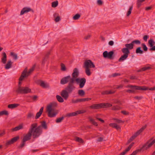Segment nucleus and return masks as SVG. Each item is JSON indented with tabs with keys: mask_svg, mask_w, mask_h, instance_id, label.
I'll return each mask as SVG.
<instances>
[{
	"mask_svg": "<svg viewBox=\"0 0 155 155\" xmlns=\"http://www.w3.org/2000/svg\"><path fill=\"white\" fill-rule=\"evenodd\" d=\"M145 0H137V5L138 8H139L141 5V3L144 2Z\"/></svg>",
	"mask_w": 155,
	"mask_h": 155,
	"instance_id": "obj_38",
	"label": "nucleus"
},
{
	"mask_svg": "<svg viewBox=\"0 0 155 155\" xmlns=\"http://www.w3.org/2000/svg\"><path fill=\"white\" fill-rule=\"evenodd\" d=\"M114 104H121V103L120 101L117 99H115L114 100Z\"/></svg>",
	"mask_w": 155,
	"mask_h": 155,
	"instance_id": "obj_56",
	"label": "nucleus"
},
{
	"mask_svg": "<svg viewBox=\"0 0 155 155\" xmlns=\"http://www.w3.org/2000/svg\"><path fill=\"white\" fill-rule=\"evenodd\" d=\"M64 117H62L59 118H57L56 120V122L57 123H59L61 122L64 119Z\"/></svg>",
	"mask_w": 155,
	"mask_h": 155,
	"instance_id": "obj_45",
	"label": "nucleus"
},
{
	"mask_svg": "<svg viewBox=\"0 0 155 155\" xmlns=\"http://www.w3.org/2000/svg\"><path fill=\"white\" fill-rule=\"evenodd\" d=\"M37 126H38V124L36 123H35L31 124L29 131L23 137L22 140L26 142L31 139L32 136V135L35 134L34 129Z\"/></svg>",
	"mask_w": 155,
	"mask_h": 155,
	"instance_id": "obj_6",
	"label": "nucleus"
},
{
	"mask_svg": "<svg viewBox=\"0 0 155 155\" xmlns=\"http://www.w3.org/2000/svg\"><path fill=\"white\" fill-rule=\"evenodd\" d=\"M146 125L143 126L140 130L137 131L130 138V140L132 141L138 135H139L141 133H142L144 130L146 128Z\"/></svg>",
	"mask_w": 155,
	"mask_h": 155,
	"instance_id": "obj_11",
	"label": "nucleus"
},
{
	"mask_svg": "<svg viewBox=\"0 0 155 155\" xmlns=\"http://www.w3.org/2000/svg\"><path fill=\"white\" fill-rule=\"evenodd\" d=\"M47 59L46 58H45V57L43 59V60L42 61V64L44 65L45 62L47 61Z\"/></svg>",
	"mask_w": 155,
	"mask_h": 155,
	"instance_id": "obj_59",
	"label": "nucleus"
},
{
	"mask_svg": "<svg viewBox=\"0 0 155 155\" xmlns=\"http://www.w3.org/2000/svg\"><path fill=\"white\" fill-rule=\"evenodd\" d=\"M25 141H24L23 140H22L21 143L20 144V146L19 147V148H22L25 145Z\"/></svg>",
	"mask_w": 155,
	"mask_h": 155,
	"instance_id": "obj_53",
	"label": "nucleus"
},
{
	"mask_svg": "<svg viewBox=\"0 0 155 155\" xmlns=\"http://www.w3.org/2000/svg\"><path fill=\"white\" fill-rule=\"evenodd\" d=\"M19 105V104H9L8 107L9 108L13 109L17 107Z\"/></svg>",
	"mask_w": 155,
	"mask_h": 155,
	"instance_id": "obj_29",
	"label": "nucleus"
},
{
	"mask_svg": "<svg viewBox=\"0 0 155 155\" xmlns=\"http://www.w3.org/2000/svg\"><path fill=\"white\" fill-rule=\"evenodd\" d=\"M75 140L76 141L80 143H83L84 141L81 138L79 137H76L75 138Z\"/></svg>",
	"mask_w": 155,
	"mask_h": 155,
	"instance_id": "obj_34",
	"label": "nucleus"
},
{
	"mask_svg": "<svg viewBox=\"0 0 155 155\" xmlns=\"http://www.w3.org/2000/svg\"><path fill=\"white\" fill-rule=\"evenodd\" d=\"M40 86L44 88H48L49 87L48 84L45 83L43 81H41Z\"/></svg>",
	"mask_w": 155,
	"mask_h": 155,
	"instance_id": "obj_24",
	"label": "nucleus"
},
{
	"mask_svg": "<svg viewBox=\"0 0 155 155\" xmlns=\"http://www.w3.org/2000/svg\"><path fill=\"white\" fill-rule=\"evenodd\" d=\"M101 108L110 107L112 106V104L109 103H101Z\"/></svg>",
	"mask_w": 155,
	"mask_h": 155,
	"instance_id": "obj_22",
	"label": "nucleus"
},
{
	"mask_svg": "<svg viewBox=\"0 0 155 155\" xmlns=\"http://www.w3.org/2000/svg\"><path fill=\"white\" fill-rule=\"evenodd\" d=\"M95 66L92 61L90 60H86L84 63L83 67L85 68V72L88 76L91 74L90 68H94Z\"/></svg>",
	"mask_w": 155,
	"mask_h": 155,
	"instance_id": "obj_5",
	"label": "nucleus"
},
{
	"mask_svg": "<svg viewBox=\"0 0 155 155\" xmlns=\"http://www.w3.org/2000/svg\"><path fill=\"white\" fill-rule=\"evenodd\" d=\"M92 109H97L101 108V103L97 104H93L89 107Z\"/></svg>",
	"mask_w": 155,
	"mask_h": 155,
	"instance_id": "obj_18",
	"label": "nucleus"
},
{
	"mask_svg": "<svg viewBox=\"0 0 155 155\" xmlns=\"http://www.w3.org/2000/svg\"><path fill=\"white\" fill-rule=\"evenodd\" d=\"M16 92L20 94H27L31 92L30 88L27 87H21L20 86H18L16 91Z\"/></svg>",
	"mask_w": 155,
	"mask_h": 155,
	"instance_id": "obj_8",
	"label": "nucleus"
},
{
	"mask_svg": "<svg viewBox=\"0 0 155 155\" xmlns=\"http://www.w3.org/2000/svg\"><path fill=\"white\" fill-rule=\"evenodd\" d=\"M125 46L126 48L129 50H131L133 49L134 48V45L132 44V42L130 44H126L125 45Z\"/></svg>",
	"mask_w": 155,
	"mask_h": 155,
	"instance_id": "obj_26",
	"label": "nucleus"
},
{
	"mask_svg": "<svg viewBox=\"0 0 155 155\" xmlns=\"http://www.w3.org/2000/svg\"><path fill=\"white\" fill-rule=\"evenodd\" d=\"M141 45L143 50L145 51H147L148 48L145 44L144 43H142Z\"/></svg>",
	"mask_w": 155,
	"mask_h": 155,
	"instance_id": "obj_50",
	"label": "nucleus"
},
{
	"mask_svg": "<svg viewBox=\"0 0 155 155\" xmlns=\"http://www.w3.org/2000/svg\"><path fill=\"white\" fill-rule=\"evenodd\" d=\"M8 113L7 111L4 110L0 112V116L3 115H8Z\"/></svg>",
	"mask_w": 155,
	"mask_h": 155,
	"instance_id": "obj_42",
	"label": "nucleus"
},
{
	"mask_svg": "<svg viewBox=\"0 0 155 155\" xmlns=\"http://www.w3.org/2000/svg\"><path fill=\"white\" fill-rule=\"evenodd\" d=\"M23 128V124H20L19 125L12 128V131H15L19 130L21 129H22Z\"/></svg>",
	"mask_w": 155,
	"mask_h": 155,
	"instance_id": "obj_19",
	"label": "nucleus"
},
{
	"mask_svg": "<svg viewBox=\"0 0 155 155\" xmlns=\"http://www.w3.org/2000/svg\"><path fill=\"white\" fill-rule=\"evenodd\" d=\"M3 57L2 58V62L3 64H5L7 61V56L5 52H3L2 53Z\"/></svg>",
	"mask_w": 155,
	"mask_h": 155,
	"instance_id": "obj_23",
	"label": "nucleus"
},
{
	"mask_svg": "<svg viewBox=\"0 0 155 155\" xmlns=\"http://www.w3.org/2000/svg\"><path fill=\"white\" fill-rule=\"evenodd\" d=\"M86 111L84 110H78L75 112V113H76V115H77L78 114L84 113Z\"/></svg>",
	"mask_w": 155,
	"mask_h": 155,
	"instance_id": "obj_43",
	"label": "nucleus"
},
{
	"mask_svg": "<svg viewBox=\"0 0 155 155\" xmlns=\"http://www.w3.org/2000/svg\"><path fill=\"white\" fill-rule=\"evenodd\" d=\"M35 66L36 65L35 64L32 66V68L29 70L28 72H27V69L25 68L22 72L21 75L19 79V80L22 81L23 80L24 78L27 77L29 76L30 74L34 70Z\"/></svg>",
	"mask_w": 155,
	"mask_h": 155,
	"instance_id": "obj_7",
	"label": "nucleus"
},
{
	"mask_svg": "<svg viewBox=\"0 0 155 155\" xmlns=\"http://www.w3.org/2000/svg\"><path fill=\"white\" fill-rule=\"evenodd\" d=\"M121 51L124 54H126L128 55L130 53V51L128 49L126 48H122L121 50Z\"/></svg>",
	"mask_w": 155,
	"mask_h": 155,
	"instance_id": "obj_25",
	"label": "nucleus"
},
{
	"mask_svg": "<svg viewBox=\"0 0 155 155\" xmlns=\"http://www.w3.org/2000/svg\"><path fill=\"white\" fill-rule=\"evenodd\" d=\"M132 9L133 6L132 5L130 7L129 10L127 12V16H129L131 14Z\"/></svg>",
	"mask_w": 155,
	"mask_h": 155,
	"instance_id": "obj_44",
	"label": "nucleus"
},
{
	"mask_svg": "<svg viewBox=\"0 0 155 155\" xmlns=\"http://www.w3.org/2000/svg\"><path fill=\"white\" fill-rule=\"evenodd\" d=\"M62 97L59 95H57L56 96V98L58 101L60 103H62L64 102V100Z\"/></svg>",
	"mask_w": 155,
	"mask_h": 155,
	"instance_id": "obj_31",
	"label": "nucleus"
},
{
	"mask_svg": "<svg viewBox=\"0 0 155 155\" xmlns=\"http://www.w3.org/2000/svg\"><path fill=\"white\" fill-rule=\"evenodd\" d=\"M5 134V132L4 130H0V137L4 135Z\"/></svg>",
	"mask_w": 155,
	"mask_h": 155,
	"instance_id": "obj_54",
	"label": "nucleus"
},
{
	"mask_svg": "<svg viewBox=\"0 0 155 155\" xmlns=\"http://www.w3.org/2000/svg\"><path fill=\"white\" fill-rule=\"evenodd\" d=\"M115 91H114L111 90L108 91V94H113L115 93Z\"/></svg>",
	"mask_w": 155,
	"mask_h": 155,
	"instance_id": "obj_60",
	"label": "nucleus"
},
{
	"mask_svg": "<svg viewBox=\"0 0 155 155\" xmlns=\"http://www.w3.org/2000/svg\"><path fill=\"white\" fill-rule=\"evenodd\" d=\"M19 138V136H17L15 137L12 138L10 140L7 141L6 143V145L7 146L13 144L14 143L16 142Z\"/></svg>",
	"mask_w": 155,
	"mask_h": 155,
	"instance_id": "obj_15",
	"label": "nucleus"
},
{
	"mask_svg": "<svg viewBox=\"0 0 155 155\" xmlns=\"http://www.w3.org/2000/svg\"><path fill=\"white\" fill-rule=\"evenodd\" d=\"M134 143L133 142L131 143L128 147L127 148H126L125 150L123 152L120 153L118 155H125L128 151H129L132 147L133 146Z\"/></svg>",
	"mask_w": 155,
	"mask_h": 155,
	"instance_id": "obj_16",
	"label": "nucleus"
},
{
	"mask_svg": "<svg viewBox=\"0 0 155 155\" xmlns=\"http://www.w3.org/2000/svg\"><path fill=\"white\" fill-rule=\"evenodd\" d=\"M90 121L93 125L96 126L98 125L97 122H96L95 120L92 118H90Z\"/></svg>",
	"mask_w": 155,
	"mask_h": 155,
	"instance_id": "obj_46",
	"label": "nucleus"
},
{
	"mask_svg": "<svg viewBox=\"0 0 155 155\" xmlns=\"http://www.w3.org/2000/svg\"><path fill=\"white\" fill-rule=\"evenodd\" d=\"M32 98L33 101H35L37 100L38 98V96L36 95H34L33 96H28L27 97V102H30V101H29L28 98Z\"/></svg>",
	"mask_w": 155,
	"mask_h": 155,
	"instance_id": "obj_30",
	"label": "nucleus"
},
{
	"mask_svg": "<svg viewBox=\"0 0 155 155\" xmlns=\"http://www.w3.org/2000/svg\"><path fill=\"white\" fill-rule=\"evenodd\" d=\"M76 116V113L75 112L68 113L66 114L65 117H70Z\"/></svg>",
	"mask_w": 155,
	"mask_h": 155,
	"instance_id": "obj_35",
	"label": "nucleus"
},
{
	"mask_svg": "<svg viewBox=\"0 0 155 155\" xmlns=\"http://www.w3.org/2000/svg\"><path fill=\"white\" fill-rule=\"evenodd\" d=\"M134 89H132L131 90H127L126 91V92L128 93H134Z\"/></svg>",
	"mask_w": 155,
	"mask_h": 155,
	"instance_id": "obj_57",
	"label": "nucleus"
},
{
	"mask_svg": "<svg viewBox=\"0 0 155 155\" xmlns=\"http://www.w3.org/2000/svg\"><path fill=\"white\" fill-rule=\"evenodd\" d=\"M33 10L30 8L25 7L23 8L21 12L20 15H22L25 13H26Z\"/></svg>",
	"mask_w": 155,
	"mask_h": 155,
	"instance_id": "obj_17",
	"label": "nucleus"
},
{
	"mask_svg": "<svg viewBox=\"0 0 155 155\" xmlns=\"http://www.w3.org/2000/svg\"><path fill=\"white\" fill-rule=\"evenodd\" d=\"M11 55L14 57L15 60H16L17 59V55L16 54H15L13 52H11L10 53Z\"/></svg>",
	"mask_w": 155,
	"mask_h": 155,
	"instance_id": "obj_49",
	"label": "nucleus"
},
{
	"mask_svg": "<svg viewBox=\"0 0 155 155\" xmlns=\"http://www.w3.org/2000/svg\"><path fill=\"white\" fill-rule=\"evenodd\" d=\"M121 113L123 114L124 115H128L129 113L128 112H126L125 110H122L121 111Z\"/></svg>",
	"mask_w": 155,
	"mask_h": 155,
	"instance_id": "obj_64",
	"label": "nucleus"
},
{
	"mask_svg": "<svg viewBox=\"0 0 155 155\" xmlns=\"http://www.w3.org/2000/svg\"><path fill=\"white\" fill-rule=\"evenodd\" d=\"M41 124L40 126H37L34 129L35 134H33V138H36L38 137L42 133V130L41 127H43L44 129L47 130L48 128L46 122L43 121L41 122Z\"/></svg>",
	"mask_w": 155,
	"mask_h": 155,
	"instance_id": "obj_4",
	"label": "nucleus"
},
{
	"mask_svg": "<svg viewBox=\"0 0 155 155\" xmlns=\"http://www.w3.org/2000/svg\"><path fill=\"white\" fill-rule=\"evenodd\" d=\"M148 38V35H144L143 37V39L145 41H147Z\"/></svg>",
	"mask_w": 155,
	"mask_h": 155,
	"instance_id": "obj_62",
	"label": "nucleus"
},
{
	"mask_svg": "<svg viewBox=\"0 0 155 155\" xmlns=\"http://www.w3.org/2000/svg\"><path fill=\"white\" fill-rule=\"evenodd\" d=\"M80 15L79 14H76L74 17H73V19L74 20H77L80 17Z\"/></svg>",
	"mask_w": 155,
	"mask_h": 155,
	"instance_id": "obj_47",
	"label": "nucleus"
},
{
	"mask_svg": "<svg viewBox=\"0 0 155 155\" xmlns=\"http://www.w3.org/2000/svg\"><path fill=\"white\" fill-rule=\"evenodd\" d=\"M12 63L11 60L8 61L5 67V69H8L10 68L11 67Z\"/></svg>",
	"mask_w": 155,
	"mask_h": 155,
	"instance_id": "obj_27",
	"label": "nucleus"
},
{
	"mask_svg": "<svg viewBox=\"0 0 155 155\" xmlns=\"http://www.w3.org/2000/svg\"><path fill=\"white\" fill-rule=\"evenodd\" d=\"M58 2L57 1H56L53 2L52 3L51 6L53 8H55L58 6Z\"/></svg>",
	"mask_w": 155,
	"mask_h": 155,
	"instance_id": "obj_41",
	"label": "nucleus"
},
{
	"mask_svg": "<svg viewBox=\"0 0 155 155\" xmlns=\"http://www.w3.org/2000/svg\"><path fill=\"white\" fill-rule=\"evenodd\" d=\"M68 82V83L66 87L67 90H72L73 89L75 88L74 85L75 82L74 81H72L70 76L68 75L63 78L60 81V83L62 84H65Z\"/></svg>",
	"mask_w": 155,
	"mask_h": 155,
	"instance_id": "obj_2",
	"label": "nucleus"
},
{
	"mask_svg": "<svg viewBox=\"0 0 155 155\" xmlns=\"http://www.w3.org/2000/svg\"><path fill=\"white\" fill-rule=\"evenodd\" d=\"M79 72L77 68H75L73 70V72L71 74L72 81L75 82L76 79L78 78V77L79 75Z\"/></svg>",
	"mask_w": 155,
	"mask_h": 155,
	"instance_id": "obj_14",
	"label": "nucleus"
},
{
	"mask_svg": "<svg viewBox=\"0 0 155 155\" xmlns=\"http://www.w3.org/2000/svg\"><path fill=\"white\" fill-rule=\"evenodd\" d=\"M127 87L130 88L132 89L139 90H147V88L145 86H140L136 85H129L127 86Z\"/></svg>",
	"mask_w": 155,
	"mask_h": 155,
	"instance_id": "obj_12",
	"label": "nucleus"
},
{
	"mask_svg": "<svg viewBox=\"0 0 155 155\" xmlns=\"http://www.w3.org/2000/svg\"><path fill=\"white\" fill-rule=\"evenodd\" d=\"M132 42L133 45L134 44L138 45H139L140 44V41L139 40H135L133 41Z\"/></svg>",
	"mask_w": 155,
	"mask_h": 155,
	"instance_id": "obj_52",
	"label": "nucleus"
},
{
	"mask_svg": "<svg viewBox=\"0 0 155 155\" xmlns=\"http://www.w3.org/2000/svg\"><path fill=\"white\" fill-rule=\"evenodd\" d=\"M61 71H66V68L65 65L63 63H61Z\"/></svg>",
	"mask_w": 155,
	"mask_h": 155,
	"instance_id": "obj_48",
	"label": "nucleus"
},
{
	"mask_svg": "<svg viewBox=\"0 0 155 155\" xmlns=\"http://www.w3.org/2000/svg\"><path fill=\"white\" fill-rule=\"evenodd\" d=\"M128 57V55L126 54H124L122 55L118 60V61L120 62L123 61L126 59Z\"/></svg>",
	"mask_w": 155,
	"mask_h": 155,
	"instance_id": "obj_28",
	"label": "nucleus"
},
{
	"mask_svg": "<svg viewBox=\"0 0 155 155\" xmlns=\"http://www.w3.org/2000/svg\"><path fill=\"white\" fill-rule=\"evenodd\" d=\"M57 104L56 103H52L48 105L47 107V111L49 117L52 118L56 116L58 113V111L54 108L56 107Z\"/></svg>",
	"mask_w": 155,
	"mask_h": 155,
	"instance_id": "obj_3",
	"label": "nucleus"
},
{
	"mask_svg": "<svg viewBox=\"0 0 155 155\" xmlns=\"http://www.w3.org/2000/svg\"><path fill=\"white\" fill-rule=\"evenodd\" d=\"M103 4V2L101 0H98L97 1V4L99 5H101Z\"/></svg>",
	"mask_w": 155,
	"mask_h": 155,
	"instance_id": "obj_61",
	"label": "nucleus"
},
{
	"mask_svg": "<svg viewBox=\"0 0 155 155\" xmlns=\"http://www.w3.org/2000/svg\"><path fill=\"white\" fill-rule=\"evenodd\" d=\"M145 87L147 88L148 89L147 90H149L150 91H155V87H151L150 88H149L148 87L146 86Z\"/></svg>",
	"mask_w": 155,
	"mask_h": 155,
	"instance_id": "obj_63",
	"label": "nucleus"
},
{
	"mask_svg": "<svg viewBox=\"0 0 155 155\" xmlns=\"http://www.w3.org/2000/svg\"><path fill=\"white\" fill-rule=\"evenodd\" d=\"M43 109L44 107H41L39 111L37 113L35 117V118L36 119H37L40 117L43 112Z\"/></svg>",
	"mask_w": 155,
	"mask_h": 155,
	"instance_id": "obj_20",
	"label": "nucleus"
},
{
	"mask_svg": "<svg viewBox=\"0 0 155 155\" xmlns=\"http://www.w3.org/2000/svg\"><path fill=\"white\" fill-rule=\"evenodd\" d=\"M53 16L55 18L54 20L56 22H58L60 20V16L58 13H54L53 15Z\"/></svg>",
	"mask_w": 155,
	"mask_h": 155,
	"instance_id": "obj_21",
	"label": "nucleus"
},
{
	"mask_svg": "<svg viewBox=\"0 0 155 155\" xmlns=\"http://www.w3.org/2000/svg\"><path fill=\"white\" fill-rule=\"evenodd\" d=\"M74 89H73L72 90H68L67 87L65 90H63L61 92V95L65 100H67L69 97V94L71 93Z\"/></svg>",
	"mask_w": 155,
	"mask_h": 155,
	"instance_id": "obj_9",
	"label": "nucleus"
},
{
	"mask_svg": "<svg viewBox=\"0 0 155 155\" xmlns=\"http://www.w3.org/2000/svg\"><path fill=\"white\" fill-rule=\"evenodd\" d=\"M121 109V107L118 105L113 106L112 110H113L117 111L120 110Z\"/></svg>",
	"mask_w": 155,
	"mask_h": 155,
	"instance_id": "obj_33",
	"label": "nucleus"
},
{
	"mask_svg": "<svg viewBox=\"0 0 155 155\" xmlns=\"http://www.w3.org/2000/svg\"><path fill=\"white\" fill-rule=\"evenodd\" d=\"M113 120H115L116 122L118 123H124V121L115 118H114Z\"/></svg>",
	"mask_w": 155,
	"mask_h": 155,
	"instance_id": "obj_51",
	"label": "nucleus"
},
{
	"mask_svg": "<svg viewBox=\"0 0 155 155\" xmlns=\"http://www.w3.org/2000/svg\"><path fill=\"white\" fill-rule=\"evenodd\" d=\"M78 94L81 96H82L85 94V92L84 91L82 90H79L78 91Z\"/></svg>",
	"mask_w": 155,
	"mask_h": 155,
	"instance_id": "obj_36",
	"label": "nucleus"
},
{
	"mask_svg": "<svg viewBox=\"0 0 155 155\" xmlns=\"http://www.w3.org/2000/svg\"><path fill=\"white\" fill-rule=\"evenodd\" d=\"M75 82L77 84L79 83L80 88H82L84 86L86 82V80L85 78H78L76 79Z\"/></svg>",
	"mask_w": 155,
	"mask_h": 155,
	"instance_id": "obj_13",
	"label": "nucleus"
},
{
	"mask_svg": "<svg viewBox=\"0 0 155 155\" xmlns=\"http://www.w3.org/2000/svg\"><path fill=\"white\" fill-rule=\"evenodd\" d=\"M151 68V67L149 66L141 68L140 71H144L147 70H149Z\"/></svg>",
	"mask_w": 155,
	"mask_h": 155,
	"instance_id": "obj_40",
	"label": "nucleus"
},
{
	"mask_svg": "<svg viewBox=\"0 0 155 155\" xmlns=\"http://www.w3.org/2000/svg\"><path fill=\"white\" fill-rule=\"evenodd\" d=\"M81 102V99H78L74 100L72 101V103H76L78 102Z\"/></svg>",
	"mask_w": 155,
	"mask_h": 155,
	"instance_id": "obj_55",
	"label": "nucleus"
},
{
	"mask_svg": "<svg viewBox=\"0 0 155 155\" xmlns=\"http://www.w3.org/2000/svg\"><path fill=\"white\" fill-rule=\"evenodd\" d=\"M153 144L155 145V138L153 139V138L152 137L148 140L140 149L136 150L133 153L134 155H136L139 152L141 151L143 152L149 149Z\"/></svg>",
	"mask_w": 155,
	"mask_h": 155,
	"instance_id": "obj_1",
	"label": "nucleus"
},
{
	"mask_svg": "<svg viewBox=\"0 0 155 155\" xmlns=\"http://www.w3.org/2000/svg\"><path fill=\"white\" fill-rule=\"evenodd\" d=\"M34 117V114L33 113L31 112H29L27 115V118L28 119H30L31 118H33Z\"/></svg>",
	"mask_w": 155,
	"mask_h": 155,
	"instance_id": "obj_39",
	"label": "nucleus"
},
{
	"mask_svg": "<svg viewBox=\"0 0 155 155\" xmlns=\"http://www.w3.org/2000/svg\"><path fill=\"white\" fill-rule=\"evenodd\" d=\"M120 73H115L113 74H112V76L113 77H115L117 76H120Z\"/></svg>",
	"mask_w": 155,
	"mask_h": 155,
	"instance_id": "obj_58",
	"label": "nucleus"
},
{
	"mask_svg": "<svg viewBox=\"0 0 155 155\" xmlns=\"http://www.w3.org/2000/svg\"><path fill=\"white\" fill-rule=\"evenodd\" d=\"M148 44L150 47L152 48L155 45V42L153 39H150L148 41Z\"/></svg>",
	"mask_w": 155,
	"mask_h": 155,
	"instance_id": "obj_32",
	"label": "nucleus"
},
{
	"mask_svg": "<svg viewBox=\"0 0 155 155\" xmlns=\"http://www.w3.org/2000/svg\"><path fill=\"white\" fill-rule=\"evenodd\" d=\"M114 52L111 51L109 52L107 51H105L103 52V55L104 58H107L110 60H113L114 58Z\"/></svg>",
	"mask_w": 155,
	"mask_h": 155,
	"instance_id": "obj_10",
	"label": "nucleus"
},
{
	"mask_svg": "<svg viewBox=\"0 0 155 155\" xmlns=\"http://www.w3.org/2000/svg\"><path fill=\"white\" fill-rule=\"evenodd\" d=\"M136 52L137 54L140 53V54H142L143 53V51L141 50V47H139L136 49Z\"/></svg>",
	"mask_w": 155,
	"mask_h": 155,
	"instance_id": "obj_37",
	"label": "nucleus"
}]
</instances>
